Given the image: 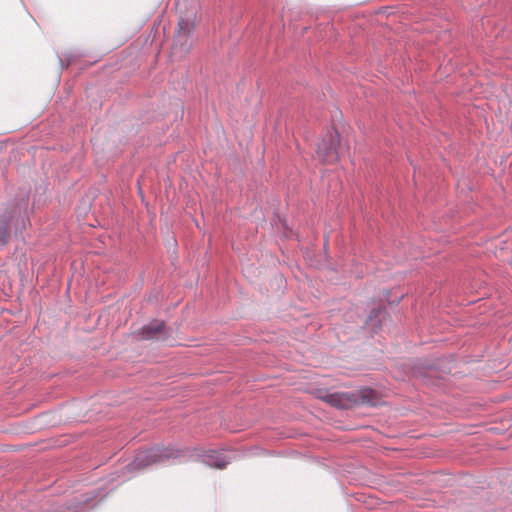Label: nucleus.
I'll use <instances>...</instances> for the list:
<instances>
[{
  "instance_id": "5",
  "label": "nucleus",
  "mask_w": 512,
  "mask_h": 512,
  "mask_svg": "<svg viewBox=\"0 0 512 512\" xmlns=\"http://www.w3.org/2000/svg\"><path fill=\"white\" fill-rule=\"evenodd\" d=\"M352 396L351 403H370L375 404L377 400V393L371 388H362L356 393L350 394Z\"/></svg>"
},
{
  "instance_id": "3",
  "label": "nucleus",
  "mask_w": 512,
  "mask_h": 512,
  "mask_svg": "<svg viewBox=\"0 0 512 512\" xmlns=\"http://www.w3.org/2000/svg\"><path fill=\"white\" fill-rule=\"evenodd\" d=\"M318 399L339 409L347 408L348 403L352 402V396L348 393H326L325 396H318Z\"/></svg>"
},
{
  "instance_id": "7",
  "label": "nucleus",
  "mask_w": 512,
  "mask_h": 512,
  "mask_svg": "<svg viewBox=\"0 0 512 512\" xmlns=\"http://www.w3.org/2000/svg\"><path fill=\"white\" fill-rule=\"evenodd\" d=\"M10 238V226L7 220L0 221V244H7Z\"/></svg>"
},
{
  "instance_id": "8",
  "label": "nucleus",
  "mask_w": 512,
  "mask_h": 512,
  "mask_svg": "<svg viewBox=\"0 0 512 512\" xmlns=\"http://www.w3.org/2000/svg\"><path fill=\"white\" fill-rule=\"evenodd\" d=\"M380 311H381V309H380V308H378V309H373V310L371 311V313H370L369 318L371 319L373 316H375V317H376Z\"/></svg>"
},
{
  "instance_id": "1",
  "label": "nucleus",
  "mask_w": 512,
  "mask_h": 512,
  "mask_svg": "<svg viewBox=\"0 0 512 512\" xmlns=\"http://www.w3.org/2000/svg\"><path fill=\"white\" fill-rule=\"evenodd\" d=\"M179 455V451L169 447H152L138 452L134 460V466L143 468L169 458H176Z\"/></svg>"
},
{
  "instance_id": "6",
  "label": "nucleus",
  "mask_w": 512,
  "mask_h": 512,
  "mask_svg": "<svg viewBox=\"0 0 512 512\" xmlns=\"http://www.w3.org/2000/svg\"><path fill=\"white\" fill-rule=\"evenodd\" d=\"M164 327L163 322L156 321L144 327L142 330V336L144 339H151L157 337Z\"/></svg>"
},
{
  "instance_id": "9",
  "label": "nucleus",
  "mask_w": 512,
  "mask_h": 512,
  "mask_svg": "<svg viewBox=\"0 0 512 512\" xmlns=\"http://www.w3.org/2000/svg\"><path fill=\"white\" fill-rule=\"evenodd\" d=\"M326 393H328V392L324 391L322 389H319L316 391V397L318 398V396H325Z\"/></svg>"
},
{
  "instance_id": "2",
  "label": "nucleus",
  "mask_w": 512,
  "mask_h": 512,
  "mask_svg": "<svg viewBox=\"0 0 512 512\" xmlns=\"http://www.w3.org/2000/svg\"><path fill=\"white\" fill-rule=\"evenodd\" d=\"M340 135L336 130H329L317 145V155L324 162L332 164L339 159L338 147Z\"/></svg>"
},
{
  "instance_id": "4",
  "label": "nucleus",
  "mask_w": 512,
  "mask_h": 512,
  "mask_svg": "<svg viewBox=\"0 0 512 512\" xmlns=\"http://www.w3.org/2000/svg\"><path fill=\"white\" fill-rule=\"evenodd\" d=\"M203 461L206 465L218 469L225 468L229 462L225 456L214 450L207 451L206 454L203 455Z\"/></svg>"
}]
</instances>
